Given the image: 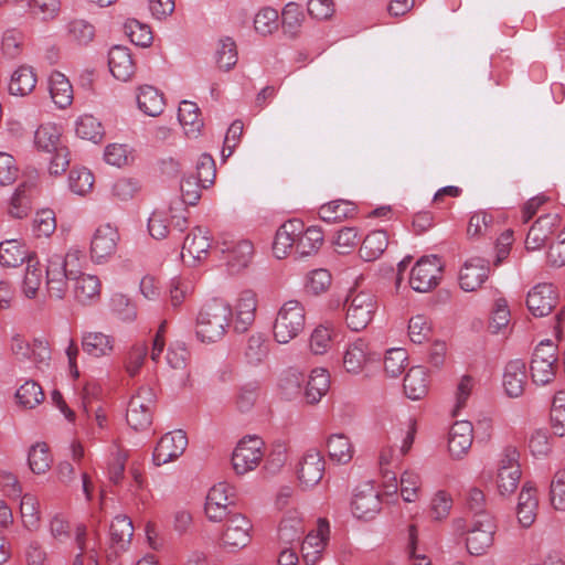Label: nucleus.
I'll use <instances>...</instances> for the list:
<instances>
[{
  "label": "nucleus",
  "instance_id": "nucleus-1",
  "mask_svg": "<svg viewBox=\"0 0 565 565\" xmlns=\"http://www.w3.org/2000/svg\"><path fill=\"white\" fill-rule=\"evenodd\" d=\"M231 306L222 299L206 302L196 317L195 334L202 343L220 341L230 326Z\"/></svg>",
  "mask_w": 565,
  "mask_h": 565
},
{
  "label": "nucleus",
  "instance_id": "nucleus-2",
  "mask_svg": "<svg viewBox=\"0 0 565 565\" xmlns=\"http://www.w3.org/2000/svg\"><path fill=\"white\" fill-rule=\"evenodd\" d=\"M306 326V310L298 300H288L278 310L274 327V339L281 344H287L297 338Z\"/></svg>",
  "mask_w": 565,
  "mask_h": 565
},
{
  "label": "nucleus",
  "instance_id": "nucleus-3",
  "mask_svg": "<svg viewBox=\"0 0 565 565\" xmlns=\"http://www.w3.org/2000/svg\"><path fill=\"white\" fill-rule=\"evenodd\" d=\"M345 322L352 331H361L372 321L377 302L370 291L351 290L345 297Z\"/></svg>",
  "mask_w": 565,
  "mask_h": 565
},
{
  "label": "nucleus",
  "instance_id": "nucleus-4",
  "mask_svg": "<svg viewBox=\"0 0 565 565\" xmlns=\"http://www.w3.org/2000/svg\"><path fill=\"white\" fill-rule=\"evenodd\" d=\"M557 345L545 340L540 342L532 355L530 371L533 383L546 385L554 381L557 369Z\"/></svg>",
  "mask_w": 565,
  "mask_h": 565
},
{
  "label": "nucleus",
  "instance_id": "nucleus-5",
  "mask_svg": "<svg viewBox=\"0 0 565 565\" xmlns=\"http://www.w3.org/2000/svg\"><path fill=\"white\" fill-rule=\"evenodd\" d=\"M443 266V262L438 256H423L411 270V287L418 292L433 290L441 280Z\"/></svg>",
  "mask_w": 565,
  "mask_h": 565
},
{
  "label": "nucleus",
  "instance_id": "nucleus-6",
  "mask_svg": "<svg viewBox=\"0 0 565 565\" xmlns=\"http://www.w3.org/2000/svg\"><path fill=\"white\" fill-rule=\"evenodd\" d=\"M520 452L514 446H507L498 462L497 486L501 495L513 493L521 479Z\"/></svg>",
  "mask_w": 565,
  "mask_h": 565
},
{
  "label": "nucleus",
  "instance_id": "nucleus-7",
  "mask_svg": "<svg viewBox=\"0 0 565 565\" xmlns=\"http://www.w3.org/2000/svg\"><path fill=\"white\" fill-rule=\"evenodd\" d=\"M264 441L258 436L244 437L234 449L232 456L233 469L237 475L254 470L263 460Z\"/></svg>",
  "mask_w": 565,
  "mask_h": 565
},
{
  "label": "nucleus",
  "instance_id": "nucleus-8",
  "mask_svg": "<svg viewBox=\"0 0 565 565\" xmlns=\"http://www.w3.org/2000/svg\"><path fill=\"white\" fill-rule=\"evenodd\" d=\"M154 394L150 387H140L128 404L126 420L136 431L147 429L152 423Z\"/></svg>",
  "mask_w": 565,
  "mask_h": 565
},
{
  "label": "nucleus",
  "instance_id": "nucleus-9",
  "mask_svg": "<svg viewBox=\"0 0 565 565\" xmlns=\"http://www.w3.org/2000/svg\"><path fill=\"white\" fill-rule=\"evenodd\" d=\"M465 503L470 514V530H491L498 527V520L488 508L487 497L482 490L471 487L466 493Z\"/></svg>",
  "mask_w": 565,
  "mask_h": 565
},
{
  "label": "nucleus",
  "instance_id": "nucleus-10",
  "mask_svg": "<svg viewBox=\"0 0 565 565\" xmlns=\"http://www.w3.org/2000/svg\"><path fill=\"white\" fill-rule=\"evenodd\" d=\"M381 495L370 482L359 486L351 501L353 515L363 521L373 520L381 511Z\"/></svg>",
  "mask_w": 565,
  "mask_h": 565
},
{
  "label": "nucleus",
  "instance_id": "nucleus-11",
  "mask_svg": "<svg viewBox=\"0 0 565 565\" xmlns=\"http://www.w3.org/2000/svg\"><path fill=\"white\" fill-rule=\"evenodd\" d=\"M188 446V438L183 430H174L161 437L157 444L152 460L156 466H161L179 458Z\"/></svg>",
  "mask_w": 565,
  "mask_h": 565
},
{
  "label": "nucleus",
  "instance_id": "nucleus-12",
  "mask_svg": "<svg viewBox=\"0 0 565 565\" xmlns=\"http://www.w3.org/2000/svg\"><path fill=\"white\" fill-rule=\"evenodd\" d=\"M119 234L110 224L99 226L90 242V257L93 262L100 264L109 259L117 249Z\"/></svg>",
  "mask_w": 565,
  "mask_h": 565
},
{
  "label": "nucleus",
  "instance_id": "nucleus-13",
  "mask_svg": "<svg viewBox=\"0 0 565 565\" xmlns=\"http://www.w3.org/2000/svg\"><path fill=\"white\" fill-rule=\"evenodd\" d=\"M490 273L489 262L481 257L468 259L460 269L459 284L465 291H476Z\"/></svg>",
  "mask_w": 565,
  "mask_h": 565
},
{
  "label": "nucleus",
  "instance_id": "nucleus-14",
  "mask_svg": "<svg viewBox=\"0 0 565 565\" xmlns=\"http://www.w3.org/2000/svg\"><path fill=\"white\" fill-rule=\"evenodd\" d=\"M557 296L552 284H539L526 297V306L535 317H545L556 306Z\"/></svg>",
  "mask_w": 565,
  "mask_h": 565
},
{
  "label": "nucleus",
  "instance_id": "nucleus-15",
  "mask_svg": "<svg viewBox=\"0 0 565 565\" xmlns=\"http://www.w3.org/2000/svg\"><path fill=\"white\" fill-rule=\"evenodd\" d=\"M73 286L74 299L83 306H92L99 301L102 296V282L95 275L75 274Z\"/></svg>",
  "mask_w": 565,
  "mask_h": 565
},
{
  "label": "nucleus",
  "instance_id": "nucleus-16",
  "mask_svg": "<svg viewBox=\"0 0 565 565\" xmlns=\"http://www.w3.org/2000/svg\"><path fill=\"white\" fill-rule=\"evenodd\" d=\"M558 214H545L540 216L527 232L525 247L527 250L542 248L554 230L558 226Z\"/></svg>",
  "mask_w": 565,
  "mask_h": 565
},
{
  "label": "nucleus",
  "instance_id": "nucleus-17",
  "mask_svg": "<svg viewBox=\"0 0 565 565\" xmlns=\"http://www.w3.org/2000/svg\"><path fill=\"white\" fill-rule=\"evenodd\" d=\"M324 458L318 450H309L302 457L299 469L298 479L300 483L310 488L319 483L324 473Z\"/></svg>",
  "mask_w": 565,
  "mask_h": 565
},
{
  "label": "nucleus",
  "instance_id": "nucleus-18",
  "mask_svg": "<svg viewBox=\"0 0 565 565\" xmlns=\"http://www.w3.org/2000/svg\"><path fill=\"white\" fill-rule=\"evenodd\" d=\"M527 383L526 364L521 359L507 363L503 373V387L508 396L516 398L524 393Z\"/></svg>",
  "mask_w": 565,
  "mask_h": 565
},
{
  "label": "nucleus",
  "instance_id": "nucleus-19",
  "mask_svg": "<svg viewBox=\"0 0 565 565\" xmlns=\"http://www.w3.org/2000/svg\"><path fill=\"white\" fill-rule=\"evenodd\" d=\"M210 248L211 238L209 231L198 226L186 235L182 246L181 257L184 262L186 258L192 259L193 263L201 262L206 257Z\"/></svg>",
  "mask_w": 565,
  "mask_h": 565
},
{
  "label": "nucleus",
  "instance_id": "nucleus-20",
  "mask_svg": "<svg viewBox=\"0 0 565 565\" xmlns=\"http://www.w3.org/2000/svg\"><path fill=\"white\" fill-rule=\"evenodd\" d=\"M302 227L301 221L289 220L277 230L273 243V253L276 258L284 259L292 249L296 250V236Z\"/></svg>",
  "mask_w": 565,
  "mask_h": 565
},
{
  "label": "nucleus",
  "instance_id": "nucleus-21",
  "mask_svg": "<svg viewBox=\"0 0 565 565\" xmlns=\"http://www.w3.org/2000/svg\"><path fill=\"white\" fill-rule=\"evenodd\" d=\"M110 73L119 81H129L136 72V64L128 47L115 45L108 53Z\"/></svg>",
  "mask_w": 565,
  "mask_h": 565
},
{
  "label": "nucleus",
  "instance_id": "nucleus-22",
  "mask_svg": "<svg viewBox=\"0 0 565 565\" xmlns=\"http://www.w3.org/2000/svg\"><path fill=\"white\" fill-rule=\"evenodd\" d=\"M38 193L39 190L35 181L28 180L20 183L11 198L9 214L15 218L28 216L32 209V200Z\"/></svg>",
  "mask_w": 565,
  "mask_h": 565
},
{
  "label": "nucleus",
  "instance_id": "nucleus-23",
  "mask_svg": "<svg viewBox=\"0 0 565 565\" xmlns=\"http://www.w3.org/2000/svg\"><path fill=\"white\" fill-rule=\"evenodd\" d=\"M473 440V427L468 420L456 422L449 431L448 449L454 458H461L468 452Z\"/></svg>",
  "mask_w": 565,
  "mask_h": 565
},
{
  "label": "nucleus",
  "instance_id": "nucleus-24",
  "mask_svg": "<svg viewBox=\"0 0 565 565\" xmlns=\"http://www.w3.org/2000/svg\"><path fill=\"white\" fill-rule=\"evenodd\" d=\"M81 252L72 250L65 256L52 255L47 260L46 266V279H72L75 274H78V269H74V263L79 260Z\"/></svg>",
  "mask_w": 565,
  "mask_h": 565
},
{
  "label": "nucleus",
  "instance_id": "nucleus-25",
  "mask_svg": "<svg viewBox=\"0 0 565 565\" xmlns=\"http://www.w3.org/2000/svg\"><path fill=\"white\" fill-rule=\"evenodd\" d=\"M35 258V254L30 252L26 245L19 239H7L0 243V265L2 267L15 268L25 260Z\"/></svg>",
  "mask_w": 565,
  "mask_h": 565
},
{
  "label": "nucleus",
  "instance_id": "nucleus-26",
  "mask_svg": "<svg viewBox=\"0 0 565 565\" xmlns=\"http://www.w3.org/2000/svg\"><path fill=\"white\" fill-rule=\"evenodd\" d=\"M536 489L531 482H525L519 494L516 515L523 527H530L536 519L537 510Z\"/></svg>",
  "mask_w": 565,
  "mask_h": 565
},
{
  "label": "nucleus",
  "instance_id": "nucleus-27",
  "mask_svg": "<svg viewBox=\"0 0 565 565\" xmlns=\"http://www.w3.org/2000/svg\"><path fill=\"white\" fill-rule=\"evenodd\" d=\"M256 308V295L250 290H244L241 292L235 307L234 328L237 332H245L253 324Z\"/></svg>",
  "mask_w": 565,
  "mask_h": 565
},
{
  "label": "nucleus",
  "instance_id": "nucleus-28",
  "mask_svg": "<svg viewBox=\"0 0 565 565\" xmlns=\"http://www.w3.org/2000/svg\"><path fill=\"white\" fill-rule=\"evenodd\" d=\"M116 339L111 334L99 331L86 332L82 338L84 352L94 358L108 356L113 354Z\"/></svg>",
  "mask_w": 565,
  "mask_h": 565
},
{
  "label": "nucleus",
  "instance_id": "nucleus-29",
  "mask_svg": "<svg viewBox=\"0 0 565 565\" xmlns=\"http://www.w3.org/2000/svg\"><path fill=\"white\" fill-rule=\"evenodd\" d=\"M358 213L354 202L348 200H333L320 206L319 217L327 223H339L352 218Z\"/></svg>",
  "mask_w": 565,
  "mask_h": 565
},
{
  "label": "nucleus",
  "instance_id": "nucleus-30",
  "mask_svg": "<svg viewBox=\"0 0 565 565\" xmlns=\"http://www.w3.org/2000/svg\"><path fill=\"white\" fill-rule=\"evenodd\" d=\"M138 90L137 103L139 109L151 117L161 115L166 106L163 94L150 85L140 86Z\"/></svg>",
  "mask_w": 565,
  "mask_h": 565
},
{
  "label": "nucleus",
  "instance_id": "nucleus-31",
  "mask_svg": "<svg viewBox=\"0 0 565 565\" xmlns=\"http://www.w3.org/2000/svg\"><path fill=\"white\" fill-rule=\"evenodd\" d=\"M428 374L424 366H413L406 373L404 379V392L411 399H420L428 392Z\"/></svg>",
  "mask_w": 565,
  "mask_h": 565
},
{
  "label": "nucleus",
  "instance_id": "nucleus-32",
  "mask_svg": "<svg viewBox=\"0 0 565 565\" xmlns=\"http://www.w3.org/2000/svg\"><path fill=\"white\" fill-rule=\"evenodd\" d=\"M51 98L60 108L70 106L73 102V86L61 72L54 71L49 78Z\"/></svg>",
  "mask_w": 565,
  "mask_h": 565
},
{
  "label": "nucleus",
  "instance_id": "nucleus-33",
  "mask_svg": "<svg viewBox=\"0 0 565 565\" xmlns=\"http://www.w3.org/2000/svg\"><path fill=\"white\" fill-rule=\"evenodd\" d=\"M370 360L369 344L364 340L358 339L347 349L343 356V366L349 373H359Z\"/></svg>",
  "mask_w": 565,
  "mask_h": 565
},
{
  "label": "nucleus",
  "instance_id": "nucleus-34",
  "mask_svg": "<svg viewBox=\"0 0 565 565\" xmlns=\"http://www.w3.org/2000/svg\"><path fill=\"white\" fill-rule=\"evenodd\" d=\"M323 244V232L320 227L310 226L306 231L303 227L296 236V254L300 257L317 253Z\"/></svg>",
  "mask_w": 565,
  "mask_h": 565
},
{
  "label": "nucleus",
  "instance_id": "nucleus-35",
  "mask_svg": "<svg viewBox=\"0 0 565 565\" xmlns=\"http://www.w3.org/2000/svg\"><path fill=\"white\" fill-rule=\"evenodd\" d=\"M211 540L222 552L236 553L250 543L252 536L249 532H213Z\"/></svg>",
  "mask_w": 565,
  "mask_h": 565
},
{
  "label": "nucleus",
  "instance_id": "nucleus-36",
  "mask_svg": "<svg viewBox=\"0 0 565 565\" xmlns=\"http://www.w3.org/2000/svg\"><path fill=\"white\" fill-rule=\"evenodd\" d=\"M327 450L330 459L338 463H348L353 458L354 447L344 434H332L327 439Z\"/></svg>",
  "mask_w": 565,
  "mask_h": 565
},
{
  "label": "nucleus",
  "instance_id": "nucleus-37",
  "mask_svg": "<svg viewBox=\"0 0 565 565\" xmlns=\"http://www.w3.org/2000/svg\"><path fill=\"white\" fill-rule=\"evenodd\" d=\"M178 118L186 135L198 136L200 134L203 120L195 103L182 100L178 109Z\"/></svg>",
  "mask_w": 565,
  "mask_h": 565
},
{
  "label": "nucleus",
  "instance_id": "nucleus-38",
  "mask_svg": "<svg viewBox=\"0 0 565 565\" xmlns=\"http://www.w3.org/2000/svg\"><path fill=\"white\" fill-rule=\"evenodd\" d=\"M329 542V532H308L301 544L305 562L309 565L317 563Z\"/></svg>",
  "mask_w": 565,
  "mask_h": 565
},
{
  "label": "nucleus",
  "instance_id": "nucleus-39",
  "mask_svg": "<svg viewBox=\"0 0 565 565\" xmlns=\"http://www.w3.org/2000/svg\"><path fill=\"white\" fill-rule=\"evenodd\" d=\"M330 387V376L324 369H315L311 371L307 382L305 398L308 404L318 403Z\"/></svg>",
  "mask_w": 565,
  "mask_h": 565
},
{
  "label": "nucleus",
  "instance_id": "nucleus-40",
  "mask_svg": "<svg viewBox=\"0 0 565 565\" xmlns=\"http://www.w3.org/2000/svg\"><path fill=\"white\" fill-rule=\"evenodd\" d=\"M388 237L384 231H373L365 236L360 247V256L366 260L372 262L377 259L387 248Z\"/></svg>",
  "mask_w": 565,
  "mask_h": 565
},
{
  "label": "nucleus",
  "instance_id": "nucleus-41",
  "mask_svg": "<svg viewBox=\"0 0 565 565\" xmlns=\"http://www.w3.org/2000/svg\"><path fill=\"white\" fill-rule=\"evenodd\" d=\"M36 84V75L32 67L20 66L11 76L9 90L12 95L25 96L29 95Z\"/></svg>",
  "mask_w": 565,
  "mask_h": 565
},
{
  "label": "nucleus",
  "instance_id": "nucleus-42",
  "mask_svg": "<svg viewBox=\"0 0 565 565\" xmlns=\"http://www.w3.org/2000/svg\"><path fill=\"white\" fill-rule=\"evenodd\" d=\"M237 60L238 56L235 41L230 36L220 39L215 51V62L217 67L227 72L236 65Z\"/></svg>",
  "mask_w": 565,
  "mask_h": 565
},
{
  "label": "nucleus",
  "instance_id": "nucleus-43",
  "mask_svg": "<svg viewBox=\"0 0 565 565\" xmlns=\"http://www.w3.org/2000/svg\"><path fill=\"white\" fill-rule=\"evenodd\" d=\"M34 143L39 150L52 152L62 145L60 129L53 124L41 125L34 132Z\"/></svg>",
  "mask_w": 565,
  "mask_h": 565
},
{
  "label": "nucleus",
  "instance_id": "nucleus-44",
  "mask_svg": "<svg viewBox=\"0 0 565 565\" xmlns=\"http://www.w3.org/2000/svg\"><path fill=\"white\" fill-rule=\"evenodd\" d=\"M269 352L268 342L263 333H255L248 337L244 349V356L247 363L256 365L263 362Z\"/></svg>",
  "mask_w": 565,
  "mask_h": 565
},
{
  "label": "nucleus",
  "instance_id": "nucleus-45",
  "mask_svg": "<svg viewBox=\"0 0 565 565\" xmlns=\"http://www.w3.org/2000/svg\"><path fill=\"white\" fill-rule=\"evenodd\" d=\"M28 463L32 472L41 475L46 472L52 463V456L46 443H36L29 450Z\"/></svg>",
  "mask_w": 565,
  "mask_h": 565
},
{
  "label": "nucleus",
  "instance_id": "nucleus-46",
  "mask_svg": "<svg viewBox=\"0 0 565 565\" xmlns=\"http://www.w3.org/2000/svg\"><path fill=\"white\" fill-rule=\"evenodd\" d=\"M124 31L137 46L147 47L152 43L153 36L150 26L136 19H128L124 24Z\"/></svg>",
  "mask_w": 565,
  "mask_h": 565
},
{
  "label": "nucleus",
  "instance_id": "nucleus-47",
  "mask_svg": "<svg viewBox=\"0 0 565 565\" xmlns=\"http://www.w3.org/2000/svg\"><path fill=\"white\" fill-rule=\"evenodd\" d=\"M75 131L79 138L94 142L100 141L104 135L100 121L92 115L81 116L76 121Z\"/></svg>",
  "mask_w": 565,
  "mask_h": 565
},
{
  "label": "nucleus",
  "instance_id": "nucleus-48",
  "mask_svg": "<svg viewBox=\"0 0 565 565\" xmlns=\"http://www.w3.org/2000/svg\"><path fill=\"white\" fill-rule=\"evenodd\" d=\"M67 36L78 45H87L95 36V28L86 20L74 19L67 25Z\"/></svg>",
  "mask_w": 565,
  "mask_h": 565
},
{
  "label": "nucleus",
  "instance_id": "nucleus-49",
  "mask_svg": "<svg viewBox=\"0 0 565 565\" xmlns=\"http://www.w3.org/2000/svg\"><path fill=\"white\" fill-rule=\"evenodd\" d=\"M15 397L23 407L34 408L44 399V393L36 382L30 380L18 388Z\"/></svg>",
  "mask_w": 565,
  "mask_h": 565
},
{
  "label": "nucleus",
  "instance_id": "nucleus-50",
  "mask_svg": "<svg viewBox=\"0 0 565 565\" xmlns=\"http://www.w3.org/2000/svg\"><path fill=\"white\" fill-rule=\"evenodd\" d=\"M42 284V269L35 258H30L24 274L22 290L28 298H34Z\"/></svg>",
  "mask_w": 565,
  "mask_h": 565
},
{
  "label": "nucleus",
  "instance_id": "nucleus-51",
  "mask_svg": "<svg viewBox=\"0 0 565 565\" xmlns=\"http://www.w3.org/2000/svg\"><path fill=\"white\" fill-rule=\"evenodd\" d=\"M94 181L93 173L86 168H73L68 177L70 189L78 195L90 192Z\"/></svg>",
  "mask_w": 565,
  "mask_h": 565
},
{
  "label": "nucleus",
  "instance_id": "nucleus-52",
  "mask_svg": "<svg viewBox=\"0 0 565 565\" xmlns=\"http://www.w3.org/2000/svg\"><path fill=\"white\" fill-rule=\"evenodd\" d=\"M253 253V244L249 241H241L230 250L227 263L233 270H239L247 267Z\"/></svg>",
  "mask_w": 565,
  "mask_h": 565
},
{
  "label": "nucleus",
  "instance_id": "nucleus-53",
  "mask_svg": "<svg viewBox=\"0 0 565 565\" xmlns=\"http://www.w3.org/2000/svg\"><path fill=\"white\" fill-rule=\"evenodd\" d=\"M303 18L305 15L300 6L294 2L286 4L281 12V24L285 33L290 34L291 36L297 35Z\"/></svg>",
  "mask_w": 565,
  "mask_h": 565
},
{
  "label": "nucleus",
  "instance_id": "nucleus-54",
  "mask_svg": "<svg viewBox=\"0 0 565 565\" xmlns=\"http://www.w3.org/2000/svg\"><path fill=\"white\" fill-rule=\"evenodd\" d=\"M407 352L402 348L390 349L384 358V371L390 377L399 376L406 366Z\"/></svg>",
  "mask_w": 565,
  "mask_h": 565
},
{
  "label": "nucleus",
  "instance_id": "nucleus-55",
  "mask_svg": "<svg viewBox=\"0 0 565 565\" xmlns=\"http://www.w3.org/2000/svg\"><path fill=\"white\" fill-rule=\"evenodd\" d=\"M333 330L327 326H318L311 333L309 347L313 354H324L331 348Z\"/></svg>",
  "mask_w": 565,
  "mask_h": 565
},
{
  "label": "nucleus",
  "instance_id": "nucleus-56",
  "mask_svg": "<svg viewBox=\"0 0 565 565\" xmlns=\"http://www.w3.org/2000/svg\"><path fill=\"white\" fill-rule=\"evenodd\" d=\"M493 216L484 211L473 213L469 220L467 234L470 237L486 236L491 233Z\"/></svg>",
  "mask_w": 565,
  "mask_h": 565
},
{
  "label": "nucleus",
  "instance_id": "nucleus-57",
  "mask_svg": "<svg viewBox=\"0 0 565 565\" xmlns=\"http://www.w3.org/2000/svg\"><path fill=\"white\" fill-rule=\"evenodd\" d=\"M331 281L332 276L328 269H313L307 276L306 290L313 295H320L329 289Z\"/></svg>",
  "mask_w": 565,
  "mask_h": 565
},
{
  "label": "nucleus",
  "instance_id": "nucleus-58",
  "mask_svg": "<svg viewBox=\"0 0 565 565\" xmlns=\"http://www.w3.org/2000/svg\"><path fill=\"white\" fill-rule=\"evenodd\" d=\"M466 546L471 555L484 554L493 544V532H467Z\"/></svg>",
  "mask_w": 565,
  "mask_h": 565
},
{
  "label": "nucleus",
  "instance_id": "nucleus-59",
  "mask_svg": "<svg viewBox=\"0 0 565 565\" xmlns=\"http://www.w3.org/2000/svg\"><path fill=\"white\" fill-rule=\"evenodd\" d=\"M256 32L262 35L271 34L278 29V12L273 8H263L254 19Z\"/></svg>",
  "mask_w": 565,
  "mask_h": 565
},
{
  "label": "nucleus",
  "instance_id": "nucleus-60",
  "mask_svg": "<svg viewBox=\"0 0 565 565\" xmlns=\"http://www.w3.org/2000/svg\"><path fill=\"white\" fill-rule=\"evenodd\" d=\"M431 334V324L427 317L417 315L411 318L408 323V335L414 343H423L429 339Z\"/></svg>",
  "mask_w": 565,
  "mask_h": 565
},
{
  "label": "nucleus",
  "instance_id": "nucleus-61",
  "mask_svg": "<svg viewBox=\"0 0 565 565\" xmlns=\"http://www.w3.org/2000/svg\"><path fill=\"white\" fill-rule=\"evenodd\" d=\"M451 508V495L445 490H439L431 499L429 515L433 520L440 521L449 515Z\"/></svg>",
  "mask_w": 565,
  "mask_h": 565
},
{
  "label": "nucleus",
  "instance_id": "nucleus-62",
  "mask_svg": "<svg viewBox=\"0 0 565 565\" xmlns=\"http://www.w3.org/2000/svg\"><path fill=\"white\" fill-rule=\"evenodd\" d=\"M420 477L414 471L406 470L401 477V494L406 502H414L418 499L420 491Z\"/></svg>",
  "mask_w": 565,
  "mask_h": 565
},
{
  "label": "nucleus",
  "instance_id": "nucleus-63",
  "mask_svg": "<svg viewBox=\"0 0 565 565\" xmlns=\"http://www.w3.org/2000/svg\"><path fill=\"white\" fill-rule=\"evenodd\" d=\"M170 216L166 211H154L148 221L150 235L156 239L166 238L169 234Z\"/></svg>",
  "mask_w": 565,
  "mask_h": 565
},
{
  "label": "nucleus",
  "instance_id": "nucleus-64",
  "mask_svg": "<svg viewBox=\"0 0 565 565\" xmlns=\"http://www.w3.org/2000/svg\"><path fill=\"white\" fill-rule=\"evenodd\" d=\"M551 503L556 510H565V469L555 472L551 482Z\"/></svg>",
  "mask_w": 565,
  "mask_h": 565
}]
</instances>
